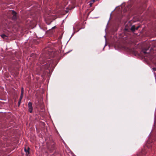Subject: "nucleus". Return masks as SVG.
<instances>
[{"label": "nucleus", "mask_w": 156, "mask_h": 156, "mask_svg": "<svg viewBox=\"0 0 156 156\" xmlns=\"http://www.w3.org/2000/svg\"><path fill=\"white\" fill-rule=\"evenodd\" d=\"M29 149L30 148L29 147H27V148L25 147L24 148V151L26 153V155L27 156H28L29 154Z\"/></svg>", "instance_id": "20e7f679"}, {"label": "nucleus", "mask_w": 156, "mask_h": 156, "mask_svg": "<svg viewBox=\"0 0 156 156\" xmlns=\"http://www.w3.org/2000/svg\"><path fill=\"white\" fill-rule=\"evenodd\" d=\"M23 87L22 88V90L21 91V95H23Z\"/></svg>", "instance_id": "1a4fd4ad"}, {"label": "nucleus", "mask_w": 156, "mask_h": 156, "mask_svg": "<svg viewBox=\"0 0 156 156\" xmlns=\"http://www.w3.org/2000/svg\"><path fill=\"white\" fill-rule=\"evenodd\" d=\"M62 34H63V33H62H62H61V34H62Z\"/></svg>", "instance_id": "f3484780"}, {"label": "nucleus", "mask_w": 156, "mask_h": 156, "mask_svg": "<svg viewBox=\"0 0 156 156\" xmlns=\"http://www.w3.org/2000/svg\"><path fill=\"white\" fill-rule=\"evenodd\" d=\"M12 14L13 15L12 19L13 20L16 19V13L14 11H12Z\"/></svg>", "instance_id": "39448f33"}, {"label": "nucleus", "mask_w": 156, "mask_h": 156, "mask_svg": "<svg viewBox=\"0 0 156 156\" xmlns=\"http://www.w3.org/2000/svg\"><path fill=\"white\" fill-rule=\"evenodd\" d=\"M62 36H61V37H59V39L60 38H62Z\"/></svg>", "instance_id": "dca6fc26"}, {"label": "nucleus", "mask_w": 156, "mask_h": 156, "mask_svg": "<svg viewBox=\"0 0 156 156\" xmlns=\"http://www.w3.org/2000/svg\"><path fill=\"white\" fill-rule=\"evenodd\" d=\"M140 27V26H138L137 27H136V30H138V29Z\"/></svg>", "instance_id": "f8f14e48"}, {"label": "nucleus", "mask_w": 156, "mask_h": 156, "mask_svg": "<svg viewBox=\"0 0 156 156\" xmlns=\"http://www.w3.org/2000/svg\"><path fill=\"white\" fill-rule=\"evenodd\" d=\"M67 9V7H66V9ZM64 10L65 11V12H66L65 13H67L69 12L68 10L67 9H66V10H65V9H64Z\"/></svg>", "instance_id": "9b49d317"}, {"label": "nucleus", "mask_w": 156, "mask_h": 156, "mask_svg": "<svg viewBox=\"0 0 156 156\" xmlns=\"http://www.w3.org/2000/svg\"><path fill=\"white\" fill-rule=\"evenodd\" d=\"M47 65L48 66V67H47V69L49 68L50 67H52L53 66V61L52 60H50L49 62H48Z\"/></svg>", "instance_id": "7ed1b4c3"}, {"label": "nucleus", "mask_w": 156, "mask_h": 156, "mask_svg": "<svg viewBox=\"0 0 156 156\" xmlns=\"http://www.w3.org/2000/svg\"><path fill=\"white\" fill-rule=\"evenodd\" d=\"M152 69L153 70L156 71V68L153 67V68Z\"/></svg>", "instance_id": "2eb2a0df"}, {"label": "nucleus", "mask_w": 156, "mask_h": 156, "mask_svg": "<svg viewBox=\"0 0 156 156\" xmlns=\"http://www.w3.org/2000/svg\"><path fill=\"white\" fill-rule=\"evenodd\" d=\"M28 105L29 108V111L30 113L32 112L33 110L32 103L30 102H29Z\"/></svg>", "instance_id": "f03ea898"}, {"label": "nucleus", "mask_w": 156, "mask_h": 156, "mask_svg": "<svg viewBox=\"0 0 156 156\" xmlns=\"http://www.w3.org/2000/svg\"><path fill=\"white\" fill-rule=\"evenodd\" d=\"M1 36L4 39H7V36L4 34H2L1 35Z\"/></svg>", "instance_id": "6e6552de"}, {"label": "nucleus", "mask_w": 156, "mask_h": 156, "mask_svg": "<svg viewBox=\"0 0 156 156\" xmlns=\"http://www.w3.org/2000/svg\"><path fill=\"white\" fill-rule=\"evenodd\" d=\"M130 30L132 32H134L136 30L135 26L134 25L132 26L131 27Z\"/></svg>", "instance_id": "423d86ee"}, {"label": "nucleus", "mask_w": 156, "mask_h": 156, "mask_svg": "<svg viewBox=\"0 0 156 156\" xmlns=\"http://www.w3.org/2000/svg\"><path fill=\"white\" fill-rule=\"evenodd\" d=\"M150 48L149 45L147 46V48H144L141 51V53H143L144 54V57H148L149 60H151L152 59L151 55L153 51L155 50V47L153 48H151L150 49V51H147L149 50V49Z\"/></svg>", "instance_id": "f257e3e1"}, {"label": "nucleus", "mask_w": 156, "mask_h": 156, "mask_svg": "<svg viewBox=\"0 0 156 156\" xmlns=\"http://www.w3.org/2000/svg\"><path fill=\"white\" fill-rule=\"evenodd\" d=\"M60 29H61V30H63V26L62 25H61L60 26Z\"/></svg>", "instance_id": "ddd939ff"}, {"label": "nucleus", "mask_w": 156, "mask_h": 156, "mask_svg": "<svg viewBox=\"0 0 156 156\" xmlns=\"http://www.w3.org/2000/svg\"><path fill=\"white\" fill-rule=\"evenodd\" d=\"M21 101H19L18 102V106H19L20 105V102H21Z\"/></svg>", "instance_id": "4468645a"}, {"label": "nucleus", "mask_w": 156, "mask_h": 156, "mask_svg": "<svg viewBox=\"0 0 156 156\" xmlns=\"http://www.w3.org/2000/svg\"><path fill=\"white\" fill-rule=\"evenodd\" d=\"M66 2H64L63 3H62L60 5V6L61 8H64L66 6Z\"/></svg>", "instance_id": "0eeeda50"}, {"label": "nucleus", "mask_w": 156, "mask_h": 156, "mask_svg": "<svg viewBox=\"0 0 156 156\" xmlns=\"http://www.w3.org/2000/svg\"><path fill=\"white\" fill-rule=\"evenodd\" d=\"M23 95H20V98L19 99V101H21L23 98Z\"/></svg>", "instance_id": "9d476101"}]
</instances>
